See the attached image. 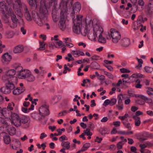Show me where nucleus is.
Instances as JSON below:
<instances>
[{
  "label": "nucleus",
  "mask_w": 153,
  "mask_h": 153,
  "mask_svg": "<svg viewBox=\"0 0 153 153\" xmlns=\"http://www.w3.org/2000/svg\"><path fill=\"white\" fill-rule=\"evenodd\" d=\"M93 25H94L93 29L94 33L93 34H94L93 35L89 33H88V37L89 39L91 40H92L93 39V38L91 37L93 36L95 38V36L97 37L98 35H101L103 31L102 27L101 26H99L97 24H96L94 26L93 23Z\"/></svg>",
  "instance_id": "nucleus-3"
},
{
  "label": "nucleus",
  "mask_w": 153,
  "mask_h": 153,
  "mask_svg": "<svg viewBox=\"0 0 153 153\" xmlns=\"http://www.w3.org/2000/svg\"><path fill=\"white\" fill-rule=\"evenodd\" d=\"M123 98V95L121 94H119L117 97V99L118 100V103H122V100Z\"/></svg>",
  "instance_id": "nucleus-47"
},
{
  "label": "nucleus",
  "mask_w": 153,
  "mask_h": 153,
  "mask_svg": "<svg viewBox=\"0 0 153 153\" xmlns=\"http://www.w3.org/2000/svg\"><path fill=\"white\" fill-rule=\"evenodd\" d=\"M146 71L148 73H151L152 71V69L151 68L148 66H146L144 68Z\"/></svg>",
  "instance_id": "nucleus-58"
},
{
  "label": "nucleus",
  "mask_w": 153,
  "mask_h": 153,
  "mask_svg": "<svg viewBox=\"0 0 153 153\" xmlns=\"http://www.w3.org/2000/svg\"><path fill=\"white\" fill-rule=\"evenodd\" d=\"M59 140L60 141L64 142V140H67L68 138L65 135H63L60 137L59 139Z\"/></svg>",
  "instance_id": "nucleus-52"
},
{
  "label": "nucleus",
  "mask_w": 153,
  "mask_h": 153,
  "mask_svg": "<svg viewBox=\"0 0 153 153\" xmlns=\"http://www.w3.org/2000/svg\"><path fill=\"white\" fill-rule=\"evenodd\" d=\"M19 7L21 8H23L25 11V16L26 19L28 21H31L32 20V17L26 5L24 4L22 6Z\"/></svg>",
  "instance_id": "nucleus-11"
},
{
  "label": "nucleus",
  "mask_w": 153,
  "mask_h": 153,
  "mask_svg": "<svg viewBox=\"0 0 153 153\" xmlns=\"http://www.w3.org/2000/svg\"><path fill=\"white\" fill-rule=\"evenodd\" d=\"M129 117V115L128 114H125L124 116H119L118 118L122 120H124Z\"/></svg>",
  "instance_id": "nucleus-51"
},
{
  "label": "nucleus",
  "mask_w": 153,
  "mask_h": 153,
  "mask_svg": "<svg viewBox=\"0 0 153 153\" xmlns=\"http://www.w3.org/2000/svg\"><path fill=\"white\" fill-rule=\"evenodd\" d=\"M130 79L131 78H128L126 79L125 78H123L122 79V80L123 83H131L132 82V81H131L130 80Z\"/></svg>",
  "instance_id": "nucleus-57"
},
{
  "label": "nucleus",
  "mask_w": 153,
  "mask_h": 153,
  "mask_svg": "<svg viewBox=\"0 0 153 153\" xmlns=\"http://www.w3.org/2000/svg\"><path fill=\"white\" fill-rule=\"evenodd\" d=\"M4 142L6 144H9L10 142V138L9 135H5L3 137Z\"/></svg>",
  "instance_id": "nucleus-37"
},
{
  "label": "nucleus",
  "mask_w": 153,
  "mask_h": 153,
  "mask_svg": "<svg viewBox=\"0 0 153 153\" xmlns=\"http://www.w3.org/2000/svg\"><path fill=\"white\" fill-rule=\"evenodd\" d=\"M15 106V104L13 102L9 103L8 104L7 106V109L10 111H12L13 110V107Z\"/></svg>",
  "instance_id": "nucleus-41"
},
{
  "label": "nucleus",
  "mask_w": 153,
  "mask_h": 153,
  "mask_svg": "<svg viewBox=\"0 0 153 153\" xmlns=\"http://www.w3.org/2000/svg\"><path fill=\"white\" fill-rule=\"evenodd\" d=\"M0 115L3 116L5 117H8L10 116V111L6 108L2 109Z\"/></svg>",
  "instance_id": "nucleus-23"
},
{
  "label": "nucleus",
  "mask_w": 153,
  "mask_h": 153,
  "mask_svg": "<svg viewBox=\"0 0 153 153\" xmlns=\"http://www.w3.org/2000/svg\"><path fill=\"white\" fill-rule=\"evenodd\" d=\"M0 7L2 13L3 15L5 13L6 14H7V13H8V11L9 8L7 6L4 1H2L0 2Z\"/></svg>",
  "instance_id": "nucleus-14"
},
{
  "label": "nucleus",
  "mask_w": 153,
  "mask_h": 153,
  "mask_svg": "<svg viewBox=\"0 0 153 153\" xmlns=\"http://www.w3.org/2000/svg\"><path fill=\"white\" fill-rule=\"evenodd\" d=\"M142 17H139L136 22H133L132 27L134 30H137L139 29L141 26L142 25L141 22L142 21Z\"/></svg>",
  "instance_id": "nucleus-10"
},
{
  "label": "nucleus",
  "mask_w": 153,
  "mask_h": 153,
  "mask_svg": "<svg viewBox=\"0 0 153 153\" xmlns=\"http://www.w3.org/2000/svg\"><path fill=\"white\" fill-rule=\"evenodd\" d=\"M11 59V56L7 52L4 53L1 56L2 61L4 63H7L10 62Z\"/></svg>",
  "instance_id": "nucleus-12"
},
{
  "label": "nucleus",
  "mask_w": 153,
  "mask_h": 153,
  "mask_svg": "<svg viewBox=\"0 0 153 153\" xmlns=\"http://www.w3.org/2000/svg\"><path fill=\"white\" fill-rule=\"evenodd\" d=\"M5 131H6L10 135H13L16 134V129L9 124L4 128Z\"/></svg>",
  "instance_id": "nucleus-13"
},
{
  "label": "nucleus",
  "mask_w": 153,
  "mask_h": 153,
  "mask_svg": "<svg viewBox=\"0 0 153 153\" xmlns=\"http://www.w3.org/2000/svg\"><path fill=\"white\" fill-rule=\"evenodd\" d=\"M0 123L4 125L1 127V129L2 128H4L8 126L10 124L5 119L1 117H0Z\"/></svg>",
  "instance_id": "nucleus-26"
},
{
  "label": "nucleus",
  "mask_w": 153,
  "mask_h": 153,
  "mask_svg": "<svg viewBox=\"0 0 153 153\" xmlns=\"http://www.w3.org/2000/svg\"><path fill=\"white\" fill-rule=\"evenodd\" d=\"M88 127L91 129H93L95 127L94 125V124L91 122H89L88 124Z\"/></svg>",
  "instance_id": "nucleus-62"
},
{
  "label": "nucleus",
  "mask_w": 153,
  "mask_h": 153,
  "mask_svg": "<svg viewBox=\"0 0 153 153\" xmlns=\"http://www.w3.org/2000/svg\"><path fill=\"white\" fill-rule=\"evenodd\" d=\"M123 123L124 126L127 128L129 130H131L132 128L131 125L130 123H127L124 122H123Z\"/></svg>",
  "instance_id": "nucleus-45"
},
{
  "label": "nucleus",
  "mask_w": 153,
  "mask_h": 153,
  "mask_svg": "<svg viewBox=\"0 0 153 153\" xmlns=\"http://www.w3.org/2000/svg\"><path fill=\"white\" fill-rule=\"evenodd\" d=\"M10 80H7L6 81H7V82L6 83L5 85L10 90V91L11 92L12 90L15 87L14 83L16 82L17 78L16 77H12L11 78L10 77Z\"/></svg>",
  "instance_id": "nucleus-5"
},
{
  "label": "nucleus",
  "mask_w": 153,
  "mask_h": 153,
  "mask_svg": "<svg viewBox=\"0 0 153 153\" xmlns=\"http://www.w3.org/2000/svg\"><path fill=\"white\" fill-rule=\"evenodd\" d=\"M9 26L12 28H14L17 26V22H10L9 23Z\"/></svg>",
  "instance_id": "nucleus-44"
},
{
  "label": "nucleus",
  "mask_w": 153,
  "mask_h": 153,
  "mask_svg": "<svg viewBox=\"0 0 153 153\" xmlns=\"http://www.w3.org/2000/svg\"><path fill=\"white\" fill-rule=\"evenodd\" d=\"M20 30L21 32L23 35H25L26 33V30L24 27H22L20 29Z\"/></svg>",
  "instance_id": "nucleus-63"
},
{
  "label": "nucleus",
  "mask_w": 153,
  "mask_h": 153,
  "mask_svg": "<svg viewBox=\"0 0 153 153\" xmlns=\"http://www.w3.org/2000/svg\"><path fill=\"white\" fill-rule=\"evenodd\" d=\"M147 9L149 13H153V1H150L149 3Z\"/></svg>",
  "instance_id": "nucleus-27"
},
{
  "label": "nucleus",
  "mask_w": 153,
  "mask_h": 153,
  "mask_svg": "<svg viewBox=\"0 0 153 153\" xmlns=\"http://www.w3.org/2000/svg\"><path fill=\"white\" fill-rule=\"evenodd\" d=\"M73 11L72 13L75 14L79 12L81 9V5L79 2H75L73 6Z\"/></svg>",
  "instance_id": "nucleus-15"
},
{
  "label": "nucleus",
  "mask_w": 153,
  "mask_h": 153,
  "mask_svg": "<svg viewBox=\"0 0 153 153\" xmlns=\"http://www.w3.org/2000/svg\"><path fill=\"white\" fill-rule=\"evenodd\" d=\"M130 44V39L128 38H124L122 39L121 44H119V45H121L122 47H126L128 46Z\"/></svg>",
  "instance_id": "nucleus-18"
},
{
  "label": "nucleus",
  "mask_w": 153,
  "mask_h": 153,
  "mask_svg": "<svg viewBox=\"0 0 153 153\" xmlns=\"http://www.w3.org/2000/svg\"><path fill=\"white\" fill-rule=\"evenodd\" d=\"M82 16L81 15L77 16L76 18L74 19L73 21L74 24H76V23H77L80 24L82 23Z\"/></svg>",
  "instance_id": "nucleus-29"
},
{
  "label": "nucleus",
  "mask_w": 153,
  "mask_h": 153,
  "mask_svg": "<svg viewBox=\"0 0 153 153\" xmlns=\"http://www.w3.org/2000/svg\"><path fill=\"white\" fill-rule=\"evenodd\" d=\"M11 123L17 127L22 126L27 128L29 126L30 119L25 115L20 116L16 113H12L11 114Z\"/></svg>",
  "instance_id": "nucleus-1"
},
{
  "label": "nucleus",
  "mask_w": 153,
  "mask_h": 153,
  "mask_svg": "<svg viewBox=\"0 0 153 153\" xmlns=\"http://www.w3.org/2000/svg\"><path fill=\"white\" fill-rule=\"evenodd\" d=\"M102 140V138L101 137H96V139L95 140V142H97L98 143H101V141Z\"/></svg>",
  "instance_id": "nucleus-64"
},
{
  "label": "nucleus",
  "mask_w": 153,
  "mask_h": 153,
  "mask_svg": "<svg viewBox=\"0 0 153 153\" xmlns=\"http://www.w3.org/2000/svg\"><path fill=\"white\" fill-rule=\"evenodd\" d=\"M31 117L34 119L40 121L42 119L43 116L40 114L37 113H33L31 114Z\"/></svg>",
  "instance_id": "nucleus-20"
},
{
  "label": "nucleus",
  "mask_w": 153,
  "mask_h": 153,
  "mask_svg": "<svg viewBox=\"0 0 153 153\" xmlns=\"http://www.w3.org/2000/svg\"><path fill=\"white\" fill-rule=\"evenodd\" d=\"M39 111L41 115L43 116V119L45 116L48 115L50 114L48 107L46 105L41 106L39 109Z\"/></svg>",
  "instance_id": "nucleus-7"
},
{
  "label": "nucleus",
  "mask_w": 153,
  "mask_h": 153,
  "mask_svg": "<svg viewBox=\"0 0 153 153\" xmlns=\"http://www.w3.org/2000/svg\"><path fill=\"white\" fill-rule=\"evenodd\" d=\"M0 91L1 92L5 94H8L11 92L10 90L8 88L6 85L5 86L2 87L0 89Z\"/></svg>",
  "instance_id": "nucleus-30"
},
{
  "label": "nucleus",
  "mask_w": 153,
  "mask_h": 153,
  "mask_svg": "<svg viewBox=\"0 0 153 153\" xmlns=\"http://www.w3.org/2000/svg\"><path fill=\"white\" fill-rule=\"evenodd\" d=\"M123 144L124 143H123V142H119L117 145V149H121Z\"/></svg>",
  "instance_id": "nucleus-50"
},
{
  "label": "nucleus",
  "mask_w": 153,
  "mask_h": 153,
  "mask_svg": "<svg viewBox=\"0 0 153 153\" xmlns=\"http://www.w3.org/2000/svg\"><path fill=\"white\" fill-rule=\"evenodd\" d=\"M115 29L113 28L111 29L109 33H108V34L106 36L107 39H110L111 38L112 39V41L114 42Z\"/></svg>",
  "instance_id": "nucleus-19"
},
{
  "label": "nucleus",
  "mask_w": 153,
  "mask_h": 153,
  "mask_svg": "<svg viewBox=\"0 0 153 153\" xmlns=\"http://www.w3.org/2000/svg\"><path fill=\"white\" fill-rule=\"evenodd\" d=\"M74 0H71L73 1ZM69 0H62L60 4V7L62 9L61 14L63 13H67V4Z\"/></svg>",
  "instance_id": "nucleus-9"
},
{
  "label": "nucleus",
  "mask_w": 153,
  "mask_h": 153,
  "mask_svg": "<svg viewBox=\"0 0 153 153\" xmlns=\"http://www.w3.org/2000/svg\"><path fill=\"white\" fill-rule=\"evenodd\" d=\"M13 66L15 69L14 70L16 71V73L17 72L18 73L23 70L22 67L19 64L15 63L13 65Z\"/></svg>",
  "instance_id": "nucleus-28"
},
{
  "label": "nucleus",
  "mask_w": 153,
  "mask_h": 153,
  "mask_svg": "<svg viewBox=\"0 0 153 153\" xmlns=\"http://www.w3.org/2000/svg\"><path fill=\"white\" fill-rule=\"evenodd\" d=\"M68 111L64 110L63 111L60 112L59 113V115L60 116H62L66 115L68 113H69Z\"/></svg>",
  "instance_id": "nucleus-49"
},
{
  "label": "nucleus",
  "mask_w": 153,
  "mask_h": 153,
  "mask_svg": "<svg viewBox=\"0 0 153 153\" xmlns=\"http://www.w3.org/2000/svg\"><path fill=\"white\" fill-rule=\"evenodd\" d=\"M13 8L14 10L19 15L21 14V10L20 8L18 9L16 8V5H15V4L13 5Z\"/></svg>",
  "instance_id": "nucleus-55"
},
{
  "label": "nucleus",
  "mask_w": 153,
  "mask_h": 153,
  "mask_svg": "<svg viewBox=\"0 0 153 153\" xmlns=\"http://www.w3.org/2000/svg\"><path fill=\"white\" fill-rule=\"evenodd\" d=\"M83 132L87 136H91L92 135V133L90 132V130L89 128H87L83 131Z\"/></svg>",
  "instance_id": "nucleus-43"
},
{
  "label": "nucleus",
  "mask_w": 153,
  "mask_h": 153,
  "mask_svg": "<svg viewBox=\"0 0 153 153\" xmlns=\"http://www.w3.org/2000/svg\"><path fill=\"white\" fill-rule=\"evenodd\" d=\"M67 13H63L61 14L60 12V18L58 24V26L59 28L62 30H64L66 28L65 24L66 19L65 15Z\"/></svg>",
  "instance_id": "nucleus-4"
},
{
  "label": "nucleus",
  "mask_w": 153,
  "mask_h": 153,
  "mask_svg": "<svg viewBox=\"0 0 153 153\" xmlns=\"http://www.w3.org/2000/svg\"><path fill=\"white\" fill-rule=\"evenodd\" d=\"M104 74L107 75L109 78L112 79L113 77V75L107 72H105L104 73Z\"/></svg>",
  "instance_id": "nucleus-61"
},
{
  "label": "nucleus",
  "mask_w": 153,
  "mask_h": 153,
  "mask_svg": "<svg viewBox=\"0 0 153 153\" xmlns=\"http://www.w3.org/2000/svg\"><path fill=\"white\" fill-rule=\"evenodd\" d=\"M74 24V26L73 27V31L74 33L77 34H79L80 33L81 28H80V24L76 23V24Z\"/></svg>",
  "instance_id": "nucleus-25"
},
{
  "label": "nucleus",
  "mask_w": 153,
  "mask_h": 153,
  "mask_svg": "<svg viewBox=\"0 0 153 153\" xmlns=\"http://www.w3.org/2000/svg\"><path fill=\"white\" fill-rule=\"evenodd\" d=\"M40 47L38 49V50H43L45 49L46 44L44 41L39 42Z\"/></svg>",
  "instance_id": "nucleus-38"
},
{
  "label": "nucleus",
  "mask_w": 153,
  "mask_h": 153,
  "mask_svg": "<svg viewBox=\"0 0 153 153\" xmlns=\"http://www.w3.org/2000/svg\"><path fill=\"white\" fill-rule=\"evenodd\" d=\"M16 71L14 69H11L8 70L6 74L2 77V79L5 81L7 80H10V77H15L13 76L16 74Z\"/></svg>",
  "instance_id": "nucleus-6"
},
{
  "label": "nucleus",
  "mask_w": 153,
  "mask_h": 153,
  "mask_svg": "<svg viewBox=\"0 0 153 153\" xmlns=\"http://www.w3.org/2000/svg\"><path fill=\"white\" fill-rule=\"evenodd\" d=\"M88 30L86 28L84 27L81 28L80 33L82 35L85 36L88 33Z\"/></svg>",
  "instance_id": "nucleus-40"
},
{
  "label": "nucleus",
  "mask_w": 153,
  "mask_h": 153,
  "mask_svg": "<svg viewBox=\"0 0 153 153\" xmlns=\"http://www.w3.org/2000/svg\"><path fill=\"white\" fill-rule=\"evenodd\" d=\"M8 13L7 14H4L3 15L6 19L9 18L10 16L11 17V19L13 22H17L18 19H17L16 15L14 14L11 8L10 7L9 9Z\"/></svg>",
  "instance_id": "nucleus-8"
},
{
  "label": "nucleus",
  "mask_w": 153,
  "mask_h": 153,
  "mask_svg": "<svg viewBox=\"0 0 153 153\" xmlns=\"http://www.w3.org/2000/svg\"><path fill=\"white\" fill-rule=\"evenodd\" d=\"M122 39L121 33L115 30V44L119 45V44H121Z\"/></svg>",
  "instance_id": "nucleus-16"
},
{
  "label": "nucleus",
  "mask_w": 153,
  "mask_h": 153,
  "mask_svg": "<svg viewBox=\"0 0 153 153\" xmlns=\"http://www.w3.org/2000/svg\"><path fill=\"white\" fill-rule=\"evenodd\" d=\"M133 133V131H130L129 132H125L124 131H122L120 130H117L115 129V133H118L121 134H125L127 135L132 134Z\"/></svg>",
  "instance_id": "nucleus-33"
},
{
  "label": "nucleus",
  "mask_w": 153,
  "mask_h": 153,
  "mask_svg": "<svg viewBox=\"0 0 153 153\" xmlns=\"http://www.w3.org/2000/svg\"><path fill=\"white\" fill-rule=\"evenodd\" d=\"M117 107L119 110H122L123 108V105L122 103L120 104L118 103L117 105Z\"/></svg>",
  "instance_id": "nucleus-56"
},
{
  "label": "nucleus",
  "mask_w": 153,
  "mask_h": 153,
  "mask_svg": "<svg viewBox=\"0 0 153 153\" xmlns=\"http://www.w3.org/2000/svg\"><path fill=\"white\" fill-rule=\"evenodd\" d=\"M140 81L139 79H137L136 81L135 87L137 88H141L142 85L140 84Z\"/></svg>",
  "instance_id": "nucleus-42"
},
{
  "label": "nucleus",
  "mask_w": 153,
  "mask_h": 153,
  "mask_svg": "<svg viewBox=\"0 0 153 153\" xmlns=\"http://www.w3.org/2000/svg\"><path fill=\"white\" fill-rule=\"evenodd\" d=\"M147 146L146 144H140L139 145L140 147L141 148V149L140 150V151L141 152V150L143 151L144 149L146 147H147Z\"/></svg>",
  "instance_id": "nucleus-54"
},
{
  "label": "nucleus",
  "mask_w": 153,
  "mask_h": 153,
  "mask_svg": "<svg viewBox=\"0 0 153 153\" xmlns=\"http://www.w3.org/2000/svg\"><path fill=\"white\" fill-rule=\"evenodd\" d=\"M99 57L96 55H94L91 56V59L92 60H97L99 59Z\"/></svg>",
  "instance_id": "nucleus-60"
},
{
  "label": "nucleus",
  "mask_w": 153,
  "mask_h": 153,
  "mask_svg": "<svg viewBox=\"0 0 153 153\" xmlns=\"http://www.w3.org/2000/svg\"><path fill=\"white\" fill-rule=\"evenodd\" d=\"M120 70L122 73H129L130 72L129 70L125 68H120Z\"/></svg>",
  "instance_id": "nucleus-53"
},
{
  "label": "nucleus",
  "mask_w": 153,
  "mask_h": 153,
  "mask_svg": "<svg viewBox=\"0 0 153 153\" xmlns=\"http://www.w3.org/2000/svg\"><path fill=\"white\" fill-rule=\"evenodd\" d=\"M55 44V43L53 42H50L48 44V46L50 48L53 49L56 48Z\"/></svg>",
  "instance_id": "nucleus-46"
},
{
  "label": "nucleus",
  "mask_w": 153,
  "mask_h": 153,
  "mask_svg": "<svg viewBox=\"0 0 153 153\" xmlns=\"http://www.w3.org/2000/svg\"><path fill=\"white\" fill-rule=\"evenodd\" d=\"M98 41L102 43H105L106 42L105 38L103 37L102 35L99 36Z\"/></svg>",
  "instance_id": "nucleus-39"
},
{
  "label": "nucleus",
  "mask_w": 153,
  "mask_h": 153,
  "mask_svg": "<svg viewBox=\"0 0 153 153\" xmlns=\"http://www.w3.org/2000/svg\"><path fill=\"white\" fill-rule=\"evenodd\" d=\"M24 50L23 46L22 45H19L15 47L13 49V52L15 53H21Z\"/></svg>",
  "instance_id": "nucleus-22"
},
{
  "label": "nucleus",
  "mask_w": 153,
  "mask_h": 153,
  "mask_svg": "<svg viewBox=\"0 0 153 153\" xmlns=\"http://www.w3.org/2000/svg\"><path fill=\"white\" fill-rule=\"evenodd\" d=\"M90 144L88 143H86L84 145L83 147L81 149L80 152H83L86 150L90 146Z\"/></svg>",
  "instance_id": "nucleus-36"
},
{
  "label": "nucleus",
  "mask_w": 153,
  "mask_h": 153,
  "mask_svg": "<svg viewBox=\"0 0 153 153\" xmlns=\"http://www.w3.org/2000/svg\"><path fill=\"white\" fill-rule=\"evenodd\" d=\"M110 100L108 99L104 101L103 105L105 106H106L109 104L110 105Z\"/></svg>",
  "instance_id": "nucleus-59"
},
{
  "label": "nucleus",
  "mask_w": 153,
  "mask_h": 153,
  "mask_svg": "<svg viewBox=\"0 0 153 153\" xmlns=\"http://www.w3.org/2000/svg\"><path fill=\"white\" fill-rule=\"evenodd\" d=\"M57 0H45V3L46 4H49V5H51L53 2L54 3L57 1Z\"/></svg>",
  "instance_id": "nucleus-48"
},
{
  "label": "nucleus",
  "mask_w": 153,
  "mask_h": 153,
  "mask_svg": "<svg viewBox=\"0 0 153 153\" xmlns=\"http://www.w3.org/2000/svg\"><path fill=\"white\" fill-rule=\"evenodd\" d=\"M25 79L28 82H32L35 80V76L29 71Z\"/></svg>",
  "instance_id": "nucleus-21"
},
{
  "label": "nucleus",
  "mask_w": 153,
  "mask_h": 153,
  "mask_svg": "<svg viewBox=\"0 0 153 153\" xmlns=\"http://www.w3.org/2000/svg\"><path fill=\"white\" fill-rule=\"evenodd\" d=\"M28 71H29L27 70H22L17 74V77L20 79H25Z\"/></svg>",
  "instance_id": "nucleus-17"
},
{
  "label": "nucleus",
  "mask_w": 153,
  "mask_h": 153,
  "mask_svg": "<svg viewBox=\"0 0 153 153\" xmlns=\"http://www.w3.org/2000/svg\"><path fill=\"white\" fill-rule=\"evenodd\" d=\"M28 2L31 7H37V1L36 0H27Z\"/></svg>",
  "instance_id": "nucleus-31"
},
{
  "label": "nucleus",
  "mask_w": 153,
  "mask_h": 153,
  "mask_svg": "<svg viewBox=\"0 0 153 153\" xmlns=\"http://www.w3.org/2000/svg\"><path fill=\"white\" fill-rule=\"evenodd\" d=\"M25 90V89L24 88H22L20 87L17 88L13 90V93L14 95H19L23 92Z\"/></svg>",
  "instance_id": "nucleus-24"
},
{
  "label": "nucleus",
  "mask_w": 153,
  "mask_h": 153,
  "mask_svg": "<svg viewBox=\"0 0 153 153\" xmlns=\"http://www.w3.org/2000/svg\"><path fill=\"white\" fill-rule=\"evenodd\" d=\"M61 145L66 149H68L70 148V143L68 141L62 142Z\"/></svg>",
  "instance_id": "nucleus-34"
},
{
  "label": "nucleus",
  "mask_w": 153,
  "mask_h": 153,
  "mask_svg": "<svg viewBox=\"0 0 153 153\" xmlns=\"http://www.w3.org/2000/svg\"><path fill=\"white\" fill-rule=\"evenodd\" d=\"M133 118L135 120V125L136 126H139L141 123L140 118L139 117L137 116H134Z\"/></svg>",
  "instance_id": "nucleus-32"
},
{
  "label": "nucleus",
  "mask_w": 153,
  "mask_h": 153,
  "mask_svg": "<svg viewBox=\"0 0 153 153\" xmlns=\"http://www.w3.org/2000/svg\"><path fill=\"white\" fill-rule=\"evenodd\" d=\"M44 5H41L39 12L37 14V18L34 19L36 22L39 26H42L45 23L44 19L48 14V11L47 7L49 8L52 5V4L49 5V4H46L44 0Z\"/></svg>",
  "instance_id": "nucleus-2"
},
{
  "label": "nucleus",
  "mask_w": 153,
  "mask_h": 153,
  "mask_svg": "<svg viewBox=\"0 0 153 153\" xmlns=\"http://www.w3.org/2000/svg\"><path fill=\"white\" fill-rule=\"evenodd\" d=\"M140 98L147 103H151L152 102V99L150 98H149L144 95H141Z\"/></svg>",
  "instance_id": "nucleus-35"
}]
</instances>
